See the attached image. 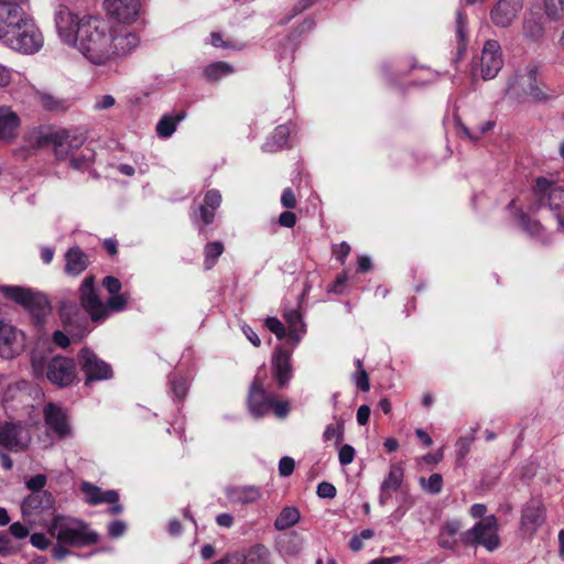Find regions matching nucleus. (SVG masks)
<instances>
[{"label":"nucleus","mask_w":564,"mask_h":564,"mask_svg":"<svg viewBox=\"0 0 564 564\" xmlns=\"http://www.w3.org/2000/svg\"><path fill=\"white\" fill-rule=\"evenodd\" d=\"M61 41L76 47L94 65H106L130 56L141 44L130 28L94 15L79 17L67 7L55 12Z\"/></svg>","instance_id":"nucleus-1"},{"label":"nucleus","mask_w":564,"mask_h":564,"mask_svg":"<svg viewBox=\"0 0 564 564\" xmlns=\"http://www.w3.org/2000/svg\"><path fill=\"white\" fill-rule=\"evenodd\" d=\"M535 194L539 197L540 206L549 207L554 218V224L543 226L539 220L532 219L527 215L520 216V224L529 235L542 242H546L550 236L549 232H564V186L557 185L549 178L540 177L535 183Z\"/></svg>","instance_id":"nucleus-2"},{"label":"nucleus","mask_w":564,"mask_h":564,"mask_svg":"<svg viewBox=\"0 0 564 564\" xmlns=\"http://www.w3.org/2000/svg\"><path fill=\"white\" fill-rule=\"evenodd\" d=\"M48 533L61 544L70 546H86L98 541V534L91 531L84 521L65 516H55L52 519Z\"/></svg>","instance_id":"nucleus-3"},{"label":"nucleus","mask_w":564,"mask_h":564,"mask_svg":"<svg viewBox=\"0 0 564 564\" xmlns=\"http://www.w3.org/2000/svg\"><path fill=\"white\" fill-rule=\"evenodd\" d=\"M79 300L84 310L94 322L104 321L108 317V311H122L126 307L128 296L126 294H113L105 304L96 293L95 276H86L79 286Z\"/></svg>","instance_id":"nucleus-4"},{"label":"nucleus","mask_w":564,"mask_h":564,"mask_svg":"<svg viewBox=\"0 0 564 564\" xmlns=\"http://www.w3.org/2000/svg\"><path fill=\"white\" fill-rule=\"evenodd\" d=\"M1 42L13 51L31 55L37 53L43 47L44 37L29 15L19 28Z\"/></svg>","instance_id":"nucleus-5"},{"label":"nucleus","mask_w":564,"mask_h":564,"mask_svg":"<svg viewBox=\"0 0 564 564\" xmlns=\"http://www.w3.org/2000/svg\"><path fill=\"white\" fill-rule=\"evenodd\" d=\"M507 96L516 102L543 101L547 95L538 86L536 70L525 68L518 72L509 82Z\"/></svg>","instance_id":"nucleus-6"},{"label":"nucleus","mask_w":564,"mask_h":564,"mask_svg":"<svg viewBox=\"0 0 564 564\" xmlns=\"http://www.w3.org/2000/svg\"><path fill=\"white\" fill-rule=\"evenodd\" d=\"M0 292L8 299L29 308L36 316L37 323H40L41 318L50 311L48 301L46 296L41 293L21 286L7 285L0 286Z\"/></svg>","instance_id":"nucleus-7"},{"label":"nucleus","mask_w":564,"mask_h":564,"mask_svg":"<svg viewBox=\"0 0 564 564\" xmlns=\"http://www.w3.org/2000/svg\"><path fill=\"white\" fill-rule=\"evenodd\" d=\"M497 521L494 517H487L480 520L473 529L464 534V540L471 544H480L488 551H494L499 546V536L497 534Z\"/></svg>","instance_id":"nucleus-8"},{"label":"nucleus","mask_w":564,"mask_h":564,"mask_svg":"<svg viewBox=\"0 0 564 564\" xmlns=\"http://www.w3.org/2000/svg\"><path fill=\"white\" fill-rule=\"evenodd\" d=\"M503 59L500 44L495 40L485 43L479 63L474 68V74L479 70L482 79L488 80L495 78L502 68Z\"/></svg>","instance_id":"nucleus-9"},{"label":"nucleus","mask_w":564,"mask_h":564,"mask_svg":"<svg viewBox=\"0 0 564 564\" xmlns=\"http://www.w3.org/2000/svg\"><path fill=\"white\" fill-rule=\"evenodd\" d=\"M31 444V435L20 423H0V446L11 452H23Z\"/></svg>","instance_id":"nucleus-10"},{"label":"nucleus","mask_w":564,"mask_h":564,"mask_svg":"<svg viewBox=\"0 0 564 564\" xmlns=\"http://www.w3.org/2000/svg\"><path fill=\"white\" fill-rule=\"evenodd\" d=\"M79 364L86 376L85 384L91 381L107 380L112 377L110 365L101 360L93 350L84 348L78 355Z\"/></svg>","instance_id":"nucleus-11"},{"label":"nucleus","mask_w":564,"mask_h":564,"mask_svg":"<svg viewBox=\"0 0 564 564\" xmlns=\"http://www.w3.org/2000/svg\"><path fill=\"white\" fill-rule=\"evenodd\" d=\"M46 378L61 388L70 386L76 379L74 360L61 356L51 359L46 367Z\"/></svg>","instance_id":"nucleus-12"},{"label":"nucleus","mask_w":564,"mask_h":564,"mask_svg":"<svg viewBox=\"0 0 564 564\" xmlns=\"http://www.w3.org/2000/svg\"><path fill=\"white\" fill-rule=\"evenodd\" d=\"M43 415L46 426L57 438L65 440L73 436L66 410L55 403H47L44 406Z\"/></svg>","instance_id":"nucleus-13"},{"label":"nucleus","mask_w":564,"mask_h":564,"mask_svg":"<svg viewBox=\"0 0 564 564\" xmlns=\"http://www.w3.org/2000/svg\"><path fill=\"white\" fill-rule=\"evenodd\" d=\"M24 348L23 334L12 325L0 319V357L12 359Z\"/></svg>","instance_id":"nucleus-14"},{"label":"nucleus","mask_w":564,"mask_h":564,"mask_svg":"<svg viewBox=\"0 0 564 564\" xmlns=\"http://www.w3.org/2000/svg\"><path fill=\"white\" fill-rule=\"evenodd\" d=\"M23 1L0 4V40L2 41L29 17L22 9Z\"/></svg>","instance_id":"nucleus-15"},{"label":"nucleus","mask_w":564,"mask_h":564,"mask_svg":"<svg viewBox=\"0 0 564 564\" xmlns=\"http://www.w3.org/2000/svg\"><path fill=\"white\" fill-rule=\"evenodd\" d=\"M523 8V0H498L490 11V19L498 28H508Z\"/></svg>","instance_id":"nucleus-16"},{"label":"nucleus","mask_w":564,"mask_h":564,"mask_svg":"<svg viewBox=\"0 0 564 564\" xmlns=\"http://www.w3.org/2000/svg\"><path fill=\"white\" fill-rule=\"evenodd\" d=\"M107 13L123 23L137 20L140 10V0H105Z\"/></svg>","instance_id":"nucleus-17"},{"label":"nucleus","mask_w":564,"mask_h":564,"mask_svg":"<svg viewBox=\"0 0 564 564\" xmlns=\"http://www.w3.org/2000/svg\"><path fill=\"white\" fill-rule=\"evenodd\" d=\"M53 150L58 160L69 159L76 153L84 143V138L79 134L70 133L66 130H55Z\"/></svg>","instance_id":"nucleus-18"},{"label":"nucleus","mask_w":564,"mask_h":564,"mask_svg":"<svg viewBox=\"0 0 564 564\" xmlns=\"http://www.w3.org/2000/svg\"><path fill=\"white\" fill-rule=\"evenodd\" d=\"M271 366L273 378L279 388H285L293 376L291 352L286 351L282 347L275 348L272 354Z\"/></svg>","instance_id":"nucleus-19"},{"label":"nucleus","mask_w":564,"mask_h":564,"mask_svg":"<svg viewBox=\"0 0 564 564\" xmlns=\"http://www.w3.org/2000/svg\"><path fill=\"white\" fill-rule=\"evenodd\" d=\"M273 394L263 390L261 381L254 378L249 392L248 403L250 412L256 417H261L273 405Z\"/></svg>","instance_id":"nucleus-20"},{"label":"nucleus","mask_w":564,"mask_h":564,"mask_svg":"<svg viewBox=\"0 0 564 564\" xmlns=\"http://www.w3.org/2000/svg\"><path fill=\"white\" fill-rule=\"evenodd\" d=\"M544 34V17L539 12H527L522 22L523 37L532 42H538L543 39Z\"/></svg>","instance_id":"nucleus-21"},{"label":"nucleus","mask_w":564,"mask_h":564,"mask_svg":"<svg viewBox=\"0 0 564 564\" xmlns=\"http://www.w3.org/2000/svg\"><path fill=\"white\" fill-rule=\"evenodd\" d=\"M65 268L64 271L66 274L72 276H77L82 272H84L90 261L89 257L78 247L69 248L65 256Z\"/></svg>","instance_id":"nucleus-22"},{"label":"nucleus","mask_w":564,"mask_h":564,"mask_svg":"<svg viewBox=\"0 0 564 564\" xmlns=\"http://www.w3.org/2000/svg\"><path fill=\"white\" fill-rule=\"evenodd\" d=\"M82 491L85 500L90 505H99L104 502L116 503L119 495L116 490L101 491V489L90 482L82 484Z\"/></svg>","instance_id":"nucleus-23"},{"label":"nucleus","mask_w":564,"mask_h":564,"mask_svg":"<svg viewBox=\"0 0 564 564\" xmlns=\"http://www.w3.org/2000/svg\"><path fill=\"white\" fill-rule=\"evenodd\" d=\"M544 522V510L539 505L528 506L521 517V528L525 533L532 534Z\"/></svg>","instance_id":"nucleus-24"},{"label":"nucleus","mask_w":564,"mask_h":564,"mask_svg":"<svg viewBox=\"0 0 564 564\" xmlns=\"http://www.w3.org/2000/svg\"><path fill=\"white\" fill-rule=\"evenodd\" d=\"M227 497L236 503L247 505L258 501L261 491L254 486L232 487L227 489Z\"/></svg>","instance_id":"nucleus-25"},{"label":"nucleus","mask_w":564,"mask_h":564,"mask_svg":"<svg viewBox=\"0 0 564 564\" xmlns=\"http://www.w3.org/2000/svg\"><path fill=\"white\" fill-rule=\"evenodd\" d=\"M290 137V128L281 124L275 128L273 133L267 139L262 145V150L268 153H273L284 149L288 145Z\"/></svg>","instance_id":"nucleus-26"},{"label":"nucleus","mask_w":564,"mask_h":564,"mask_svg":"<svg viewBox=\"0 0 564 564\" xmlns=\"http://www.w3.org/2000/svg\"><path fill=\"white\" fill-rule=\"evenodd\" d=\"M186 117L185 111L165 113L156 124V134L160 138H170L176 130L177 124Z\"/></svg>","instance_id":"nucleus-27"},{"label":"nucleus","mask_w":564,"mask_h":564,"mask_svg":"<svg viewBox=\"0 0 564 564\" xmlns=\"http://www.w3.org/2000/svg\"><path fill=\"white\" fill-rule=\"evenodd\" d=\"M19 127V118L9 108H0V140L13 138Z\"/></svg>","instance_id":"nucleus-28"},{"label":"nucleus","mask_w":564,"mask_h":564,"mask_svg":"<svg viewBox=\"0 0 564 564\" xmlns=\"http://www.w3.org/2000/svg\"><path fill=\"white\" fill-rule=\"evenodd\" d=\"M301 519V514L295 507H284L274 521V528L278 531L286 530L295 525Z\"/></svg>","instance_id":"nucleus-29"},{"label":"nucleus","mask_w":564,"mask_h":564,"mask_svg":"<svg viewBox=\"0 0 564 564\" xmlns=\"http://www.w3.org/2000/svg\"><path fill=\"white\" fill-rule=\"evenodd\" d=\"M403 480V468L399 464L391 465L388 476L383 479L380 491H397Z\"/></svg>","instance_id":"nucleus-30"},{"label":"nucleus","mask_w":564,"mask_h":564,"mask_svg":"<svg viewBox=\"0 0 564 564\" xmlns=\"http://www.w3.org/2000/svg\"><path fill=\"white\" fill-rule=\"evenodd\" d=\"M284 318L289 325V335L295 341L299 343L301 340V336L304 333V324L302 322V316L297 310H291L284 313Z\"/></svg>","instance_id":"nucleus-31"},{"label":"nucleus","mask_w":564,"mask_h":564,"mask_svg":"<svg viewBox=\"0 0 564 564\" xmlns=\"http://www.w3.org/2000/svg\"><path fill=\"white\" fill-rule=\"evenodd\" d=\"M243 564H271V553L262 544L252 546L246 555H242Z\"/></svg>","instance_id":"nucleus-32"},{"label":"nucleus","mask_w":564,"mask_h":564,"mask_svg":"<svg viewBox=\"0 0 564 564\" xmlns=\"http://www.w3.org/2000/svg\"><path fill=\"white\" fill-rule=\"evenodd\" d=\"M303 539L295 531L289 532L281 539V550L289 555H297L303 550Z\"/></svg>","instance_id":"nucleus-33"},{"label":"nucleus","mask_w":564,"mask_h":564,"mask_svg":"<svg viewBox=\"0 0 564 564\" xmlns=\"http://www.w3.org/2000/svg\"><path fill=\"white\" fill-rule=\"evenodd\" d=\"M224 252V245L220 241L208 242L204 248L205 269H212Z\"/></svg>","instance_id":"nucleus-34"},{"label":"nucleus","mask_w":564,"mask_h":564,"mask_svg":"<svg viewBox=\"0 0 564 564\" xmlns=\"http://www.w3.org/2000/svg\"><path fill=\"white\" fill-rule=\"evenodd\" d=\"M543 10L551 21L564 20V0H543Z\"/></svg>","instance_id":"nucleus-35"},{"label":"nucleus","mask_w":564,"mask_h":564,"mask_svg":"<svg viewBox=\"0 0 564 564\" xmlns=\"http://www.w3.org/2000/svg\"><path fill=\"white\" fill-rule=\"evenodd\" d=\"M232 66L225 62H215L209 64L204 74L209 80H218L232 73Z\"/></svg>","instance_id":"nucleus-36"},{"label":"nucleus","mask_w":564,"mask_h":564,"mask_svg":"<svg viewBox=\"0 0 564 564\" xmlns=\"http://www.w3.org/2000/svg\"><path fill=\"white\" fill-rule=\"evenodd\" d=\"M55 130L50 131H33L30 134L29 143L33 149H40L43 147H53L54 145V137Z\"/></svg>","instance_id":"nucleus-37"},{"label":"nucleus","mask_w":564,"mask_h":564,"mask_svg":"<svg viewBox=\"0 0 564 564\" xmlns=\"http://www.w3.org/2000/svg\"><path fill=\"white\" fill-rule=\"evenodd\" d=\"M466 25V17L462 11H458L456 14V37H457V50L458 54H462L465 50V45L467 42V34L465 30Z\"/></svg>","instance_id":"nucleus-38"},{"label":"nucleus","mask_w":564,"mask_h":564,"mask_svg":"<svg viewBox=\"0 0 564 564\" xmlns=\"http://www.w3.org/2000/svg\"><path fill=\"white\" fill-rule=\"evenodd\" d=\"M419 481L421 487L429 494L436 495L442 491L443 478L440 474H432L427 479L421 477Z\"/></svg>","instance_id":"nucleus-39"},{"label":"nucleus","mask_w":564,"mask_h":564,"mask_svg":"<svg viewBox=\"0 0 564 564\" xmlns=\"http://www.w3.org/2000/svg\"><path fill=\"white\" fill-rule=\"evenodd\" d=\"M344 436V422L343 420L338 419L336 421V424H329L326 426L323 438L325 442L336 440V444H339Z\"/></svg>","instance_id":"nucleus-40"},{"label":"nucleus","mask_w":564,"mask_h":564,"mask_svg":"<svg viewBox=\"0 0 564 564\" xmlns=\"http://www.w3.org/2000/svg\"><path fill=\"white\" fill-rule=\"evenodd\" d=\"M170 383L175 398H184L188 387L186 380L183 377L174 375L170 378Z\"/></svg>","instance_id":"nucleus-41"},{"label":"nucleus","mask_w":564,"mask_h":564,"mask_svg":"<svg viewBox=\"0 0 564 564\" xmlns=\"http://www.w3.org/2000/svg\"><path fill=\"white\" fill-rule=\"evenodd\" d=\"M265 327L275 334L279 339L285 336V328L276 317H268L264 322Z\"/></svg>","instance_id":"nucleus-42"},{"label":"nucleus","mask_w":564,"mask_h":564,"mask_svg":"<svg viewBox=\"0 0 564 564\" xmlns=\"http://www.w3.org/2000/svg\"><path fill=\"white\" fill-rule=\"evenodd\" d=\"M204 204L216 210L221 204V195L217 189H210L205 194Z\"/></svg>","instance_id":"nucleus-43"},{"label":"nucleus","mask_w":564,"mask_h":564,"mask_svg":"<svg viewBox=\"0 0 564 564\" xmlns=\"http://www.w3.org/2000/svg\"><path fill=\"white\" fill-rule=\"evenodd\" d=\"M355 458V448L351 445H343L338 453L339 463L344 466L352 463Z\"/></svg>","instance_id":"nucleus-44"},{"label":"nucleus","mask_w":564,"mask_h":564,"mask_svg":"<svg viewBox=\"0 0 564 564\" xmlns=\"http://www.w3.org/2000/svg\"><path fill=\"white\" fill-rule=\"evenodd\" d=\"M294 467L295 463L293 458L289 456L282 457L279 463V473L282 477H288L293 473Z\"/></svg>","instance_id":"nucleus-45"},{"label":"nucleus","mask_w":564,"mask_h":564,"mask_svg":"<svg viewBox=\"0 0 564 564\" xmlns=\"http://www.w3.org/2000/svg\"><path fill=\"white\" fill-rule=\"evenodd\" d=\"M462 529V524L458 520H452L444 524L441 530V533L447 535L449 538H455Z\"/></svg>","instance_id":"nucleus-46"},{"label":"nucleus","mask_w":564,"mask_h":564,"mask_svg":"<svg viewBox=\"0 0 564 564\" xmlns=\"http://www.w3.org/2000/svg\"><path fill=\"white\" fill-rule=\"evenodd\" d=\"M126 529V523L123 521L117 520L108 525V533L111 538L117 539L124 534Z\"/></svg>","instance_id":"nucleus-47"},{"label":"nucleus","mask_w":564,"mask_h":564,"mask_svg":"<svg viewBox=\"0 0 564 564\" xmlns=\"http://www.w3.org/2000/svg\"><path fill=\"white\" fill-rule=\"evenodd\" d=\"M317 495L321 498H334L336 496V488L330 482H321L317 486Z\"/></svg>","instance_id":"nucleus-48"},{"label":"nucleus","mask_w":564,"mask_h":564,"mask_svg":"<svg viewBox=\"0 0 564 564\" xmlns=\"http://www.w3.org/2000/svg\"><path fill=\"white\" fill-rule=\"evenodd\" d=\"M271 409H273L278 417H285L290 411V404L288 401H279L273 397V405Z\"/></svg>","instance_id":"nucleus-49"},{"label":"nucleus","mask_w":564,"mask_h":564,"mask_svg":"<svg viewBox=\"0 0 564 564\" xmlns=\"http://www.w3.org/2000/svg\"><path fill=\"white\" fill-rule=\"evenodd\" d=\"M102 284L111 295L118 294L121 290V282L113 276H106Z\"/></svg>","instance_id":"nucleus-50"},{"label":"nucleus","mask_w":564,"mask_h":564,"mask_svg":"<svg viewBox=\"0 0 564 564\" xmlns=\"http://www.w3.org/2000/svg\"><path fill=\"white\" fill-rule=\"evenodd\" d=\"M30 540L32 545L40 550H45L51 544V541L46 538L44 533H34L31 535Z\"/></svg>","instance_id":"nucleus-51"},{"label":"nucleus","mask_w":564,"mask_h":564,"mask_svg":"<svg viewBox=\"0 0 564 564\" xmlns=\"http://www.w3.org/2000/svg\"><path fill=\"white\" fill-rule=\"evenodd\" d=\"M46 484V477L44 475H36L26 481V487L32 491L41 490Z\"/></svg>","instance_id":"nucleus-52"},{"label":"nucleus","mask_w":564,"mask_h":564,"mask_svg":"<svg viewBox=\"0 0 564 564\" xmlns=\"http://www.w3.org/2000/svg\"><path fill=\"white\" fill-rule=\"evenodd\" d=\"M281 204L289 209H292L296 206V198L291 188H285L281 196Z\"/></svg>","instance_id":"nucleus-53"},{"label":"nucleus","mask_w":564,"mask_h":564,"mask_svg":"<svg viewBox=\"0 0 564 564\" xmlns=\"http://www.w3.org/2000/svg\"><path fill=\"white\" fill-rule=\"evenodd\" d=\"M199 210V218L205 225H209L213 223L215 218V210L210 209L207 205L204 203L198 207Z\"/></svg>","instance_id":"nucleus-54"},{"label":"nucleus","mask_w":564,"mask_h":564,"mask_svg":"<svg viewBox=\"0 0 564 564\" xmlns=\"http://www.w3.org/2000/svg\"><path fill=\"white\" fill-rule=\"evenodd\" d=\"M69 160H70V164L73 167L82 169L91 160V153H87V154L82 153L79 155H76V153H75L74 155H72L69 158Z\"/></svg>","instance_id":"nucleus-55"},{"label":"nucleus","mask_w":564,"mask_h":564,"mask_svg":"<svg viewBox=\"0 0 564 564\" xmlns=\"http://www.w3.org/2000/svg\"><path fill=\"white\" fill-rule=\"evenodd\" d=\"M115 102L116 100L111 95H104L96 100L94 108L96 110H105L112 107Z\"/></svg>","instance_id":"nucleus-56"},{"label":"nucleus","mask_w":564,"mask_h":564,"mask_svg":"<svg viewBox=\"0 0 564 564\" xmlns=\"http://www.w3.org/2000/svg\"><path fill=\"white\" fill-rule=\"evenodd\" d=\"M296 223L295 214L292 212H283L279 216V224L286 228H292Z\"/></svg>","instance_id":"nucleus-57"},{"label":"nucleus","mask_w":564,"mask_h":564,"mask_svg":"<svg viewBox=\"0 0 564 564\" xmlns=\"http://www.w3.org/2000/svg\"><path fill=\"white\" fill-rule=\"evenodd\" d=\"M213 564H243V557L242 554L239 553H229L225 557L214 562Z\"/></svg>","instance_id":"nucleus-58"},{"label":"nucleus","mask_w":564,"mask_h":564,"mask_svg":"<svg viewBox=\"0 0 564 564\" xmlns=\"http://www.w3.org/2000/svg\"><path fill=\"white\" fill-rule=\"evenodd\" d=\"M9 530L10 533L18 539H23L29 534V530L26 529V527H24L20 522L12 523Z\"/></svg>","instance_id":"nucleus-59"},{"label":"nucleus","mask_w":564,"mask_h":564,"mask_svg":"<svg viewBox=\"0 0 564 564\" xmlns=\"http://www.w3.org/2000/svg\"><path fill=\"white\" fill-rule=\"evenodd\" d=\"M355 382L365 392L370 388L368 375L364 369H360V371L356 375Z\"/></svg>","instance_id":"nucleus-60"},{"label":"nucleus","mask_w":564,"mask_h":564,"mask_svg":"<svg viewBox=\"0 0 564 564\" xmlns=\"http://www.w3.org/2000/svg\"><path fill=\"white\" fill-rule=\"evenodd\" d=\"M12 552L11 540L8 534H0V555L6 556Z\"/></svg>","instance_id":"nucleus-61"},{"label":"nucleus","mask_w":564,"mask_h":564,"mask_svg":"<svg viewBox=\"0 0 564 564\" xmlns=\"http://www.w3.org/2000/svg\"><path fill=\"white\" fill-rule=\"evenodd\" d=\"M210 44L214 47H224V48H234L235 45L230 44L229 42L223 40L221 35L219 33H212L210 34Z\"/></svg>","instance_id":"nucleus-62"},{"label":"nucleus","mask_w":564,"mask_h":564,"mask_svg":"<svg viewBox=\"0 0 564 564\" xmlns=\"http://www.w3.org/2000/svg\"><path fill=\"white\" fill-rule=\"evenodd\" d=\"M370 417V408L368 405H360L357 410V422L360 425H366Z\"/></svg>","instance_id":"nucleus-63"},{"label":"nucleus","mask_w":564,"mask_h":564,"mask_svg":"<svg viewBox=\"0 0 564 564\" xmlns=\"http://www.w3.org/2000/svg\"><path fill=\"white\" fill-rule=\"evenodd\" d=\"M54 343L62 347L66 348L69 345V338L61 330H56L53 335Z\"/></svg>","instance_id":"nucleus-64"}]
</instances>
